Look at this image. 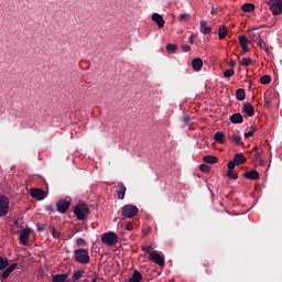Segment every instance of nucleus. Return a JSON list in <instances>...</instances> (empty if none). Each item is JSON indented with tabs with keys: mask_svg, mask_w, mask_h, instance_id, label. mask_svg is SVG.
<instances>
[{
	"mask_svg": "<svg viewBox=\"0 0 282 282\" xmlns=\"http://www.w3.org/2000/svg\"><path fill=\"white\" fill-rule=\"evenodd\" d=\"M69 206H72V202L67 199H59L56 203L57 213H61L62 215H65L67 210H69Z\"/></svg>",
	"mask_w": 282,
	"mask_h": 282,
	"instance_id": "nucleus-6",
	"label": "nucleus"
},
{
	"mask_svg": "<svg viewBox=\"0 0 282 282\" xmlns=\"http://www.w3.org/2000/svg\"><path fill=\"white\" fill-rule=\"evenodd\" d=\"M192 67H193L194 72H199L202 69V67H204V61L199 57L194 58L192 61Z\"/></svg>",
	"mask_w": 282,
	"mask_h": 282,
	"instance_id": "nucleus-15",
	"label": "nucleus"
},
{
	"mask_svg": "<svg viewBox=\"0 0 282 282\" xmlns=\"http://www.w3.org/2000/svg\"><path fill=\"white\" fill-rule=\"evenodd\" d=\"M238 41H239L240 46L248 45V43H250V40H248V37H246V35H239Z\"/></svg>",
	"mask_w": 282,
	"mask_h": 282,
	"instance_id": "nucleus-31",
	"label": "nucleus"
},
{
	"mask_svg": "<svg viewBox=\"0 0 282 282\" xmlns=\"http://www.w3.org/2000/svg\"><path fill=\"white\" fill-rule=\"evenodd\" d=\"M184 120L186 121V122H188L189 120H191V117H184Z\"/></svg>",
	"mask_w": 282,
	"mask_h": 282,
	"instance_id": "nucleus-55",
	"label": "nucleus"
},
{
	"mask_svg": "<svg viewBox=\"0 0 282 282\" xmlns=\"http://www.w3.org/2000/svg\"><path fill=\"white\" fill-rule=\"evenodd\" d=\"M188 19V13H183L180 15L178 21H186Z\"/></svg>",
	"mask_w": 282,
	"mask_h": 282,
	"instance_id": "nucleus-44",
	"label": "nucleus"
},
{
	"mask_svg": "<svg viewBox=\"0 0 282 282\" xmlns=\"http://www.w3.org/2000/svg\"><path fill=\"white\" fill-rule=\"evenodd\" d=\"M83 274H85V270H77L72 275V281H80L83 279Z\"/></svg>",
	"mask_w": 282,
	"mask_h": 282,
	"instance_id": "nucleus-25",
	"label": "nucleus"
},
{
	"mask_svg": "<svg viewBox=\"0 0 282 282\" xmlns=\"http://www.w3.org/2000/svg\"><path fill=\"white\" fill-rule=\"evenodd\" d=\"M138 213H140V209H138V206L135 205H124L121 208V215L122 217H126L127 219H133V217H135V215H138Z\"/></svg>",
	"mask_w": 282,
	"mask_h": 282,
	"instance_id": "nucleus-4",
	"label": "nucleus"
},
{
	"mask_svg": "<svg viewBox=\"0 0 282 282\" xmlns=\"http://www.w3.org/2000/svg\"><path fill=\"white\" fill-rule=\"evenodd\" d=\"M271 12L276 17L282 13V0H270Z\"/></svg>",
	"mask_w": 282,
	"mask_h": 282,
	"instance_id": "nucleus-9",
	"label": "nucleus"
},
{
	"mask_svg": "<svg viewBox=\"0 0 282 282\" xmlns=\"http://www.w3.org/2000/svg\"><path fill=\"white\" fill-rule=\"evenodd\" d=\"M165 47L171 54H175V52H177V45L175 44H167Z\"/></svg>",
	"mask_w": 282,
	"mask_h": 282,
	"instance_id": "nucleus-34",
	"label": "nucleus"
},
{
	"mask_svg": "<svg viewBox=\"0 0 282 282\" xmlns=\"http://www.w3.org/2000/svg\"><path fill=\"white\" fill-rule=\"evenodd\" d=\"M234 162L236 163V166H239V165H241V164H246L247 159H246V156L243 155V153H237V154L234 156Z\"/></svg>",
	"mask_w": 282,
	"mask_h": 282,
	"instance_id": "nucleus-17",
	"label": "nucleus"
},
{
	"mask_svg": "<svg viewBox=\"0 0 282 282\" xmlns=\"http://www.w3.org/2000/svg\"><path fill=\"white\" fill-rule=\"evenodd\" d=\"M225 78H231V76H235V69H227L224 72Z\"/></svg>",
	"mask_w": 282,
	"mask_h": 282,
	"instance_id": "nucleus-36",
	"label": "nucleus"
},
{
	"mask_svg": "<svg viewBox=\"0 0 282 282\" xmlns=\"http://www.w3.org/2000/svg\"><path fill=\"white\" fill-rule=\"evenodd\" d=\"M214 140L219 142V144H226V134L224 132H216L214 135Z\"/></svg>",
	"mask_w": 282,
	"mask_h": 282,
	"instance_id": "nucleus-20",
	"label": "nucleus"
},
{
	"mask_svg": "<svg viewBox=\"0 0 282 282\" xmlns=\"http://www.w3.org/2000/svg\"><path fill=\"white\" fill-rule=\"evenodd\" d=\"M229 120L232 122V124H241L243 123V115L236 112L229 117Z\"/></svg>",
	"mask_w": 282,
	"mask_h": 282,
	"instance_id": "nucleus-11",
	"label": "nucleus"
},
{
	"mask_svg": "<svg viewBox=\"0 0 282 282\" xmlns=\"http://www.w3.org/2000/svg\"><path fill=\"white\" fill-rule=\"evenodd\" d=\"M51 231L54 239H58L61 237V231L56 230V228L52 227Z\"/></svg>",
	"mask_w": 282,
	"mask_h": 282,
	"instance_id": "nucleus-38",
	"label": "nucleus"
},
{
	"mask_svg": "<svg viewBox=\"0 0 282 282\" xmlns=\"http://www.w3.org/2000/svg\"><path fill=\"white\" fill-rule=\"evenodd\" d=\"M225 36H228V29L226 28V25H221L218 30L219 41H224Z\"/></svg>",
	"mask_w": 282,
	"mask_h": 282,
	"instance_id": "nucleus-22",
	"label": "nucleus"
},
{
	"mask_svg": "<svg viewBox=\"0 0 282 282\" xmlns=\"http://www.w3.org/2000/svg\"><path fill=\"white\" fill-rule=\"evenodd\" d=\"M242 12H254V4L252 3H245L241 6Z\"/></svg>",
	"mask_w": 282,
	"mask_h": 282,
	"instance_id": "nucleus-27",
	"label": "nucleus"
},
{
	"mask_svg": "<svg viewBox=\"0 0 282 282\" xmlns=\"http://www.w3.org/2000/svg\"><path fill=\"white\" fill-rule=\"evenodd\" d=\"M101 243L111 248V246H116L118 243V234L113 231H108L101 235Z\"/></svg>",
	"mask_w": 282,
	"mask_h": 282,
	"instance_id": "nucleus-3",
	"label": "nucleus"
},
{
	"mask_svg": "<svg viewBox=\"0 0 282 282\" xmlns=\"http://www.w3.org/2000/svg\"><path fill=\"white\" fill-rule=\"evenodd\" d=\"M67 276H69V274H67V273L55 274V275H53L52 281L53 282H65V281H67Z\"/></svg>",
	"mask_w": 282,
	"mask_h": 282,
	"instance_id": "nucleus-23",
	"label": "nucleus"
},
{
	"mask_svg": "<svg viewBox=\"0 0 282 282\" xmlns=\"http://www.w3.org/2000/svg\"><path fill=\"white\" fill-rule=\"evenodd\" d=\"M39 232H43L46 228L44 224H36Z\"/></svg>",
	"mask_w": 282,
	"mask_h": 282,
	"instance_id": "nucleus-43",
	"label": "nucleus"
},
{
	"mask_svg": "<svg viewBox=\"0 0 282 282\" xmlns=\"http://www.w3.org/2000/svg\"><path fill=\"white\" fill-rule=\"evenodd\" d=\"M200 32L202 34H210L213 32V29L208 26V23L206 21H200Z\"/></svg>",
	"mask_w": 282,
	"mask_h": 282,
	"instance_id": "nucleus-19",
	"label": "nucleus"
},
{
	"mask_svg": "<svg viewBox=\"0 0 282 282\" xmlns=\"http://www.w3.org/2000/svg\"><path fill=\"white\" fill-rule=\"evenodd\" d=\"M240 64H242L245 67H250V65H252V58L245 57L241 59Z\"/></svg>",
	"mask_w": 282,
	"mask_h": 282,
	"instance_id": "nucleus-33",
	"label": "nucleus"
},
{
	"mask_svg": "<svg viewBox=\"0 0 282 282\" xmlns=\"http://www.w3.org/2000/svg\"><path fill=\"white\" fill-rule=\"evenodd\" d=\"M118 188H119L117 191L118 199H124V195H127V186H124V184L122 183H119Z\"/></svg>",
	"mask_w": 282,
	"mask_h": 282,
	"instance_id": "nucleus-18",
	"label": "nucleus"
},
{
	"mask_svg": "<svg viewBox=\"0 0 282 282\" xmlns=\"http://www.w3.org/2000/svg\"><path fill=\"white\" fill-rule=\"evenodd\" d=\"M230 140H232V142H235V144H237L238 147L240 144H243V142H241V137H239V134H232Z\"/></svg>",
	"mask_w": 282,
	"mask_h": 282,
	"instance_id": "nucleus-32",
	"label": "nucleus"
},
{
	"mask_svg": "<svg viewBox=\"0 0 282 282\" xmlns=\"http://www.w3.org/2000/svg\"><path fill=\"white\" fill-rule=\"evenodd\" d=\"M30 195L31 197H33V199H36L37 202H43V199L47 197V192L41 188H32Z\"/></svg>",
	"mask_w": 282,
	"mask_h": 282,
	"instance_id": "nucleus-7",
	"label": "nucleus"
},
{
	"mask_svg": "<svg viewBox=\"0 0 282 282\" xmlns=\"http://www.w3.org/2000/svg\"><path fill=\"white\" fill-rule=\"evenodd\" d=\"M152 21H154V23L158 24V28L160 29L164 28V23H166L160 13H154L152 15Z\"/></svg>",
	"mask_w": 282,
	"mask_h": 282,
	"instance_id": "nucleus-13",
	"label": "nucleus"
},
{
	"mask_svg": "<svg viewBox=\"0 0 282 282\" xmlns=\"http://www.w3.org/2000/svg\"><path fill=\"white\" fill-rule=\"evenodd\" d=\"M74 213L79 221H85L89 215V207L86 204H78L75 206Z\"/></svg>",
	"mask_w": 282,
	"mask_h": 282,
	"instance_id": "nucleus-2",
	"label": "nucleus"
},
{
	"mask_svg": "<svg viewBox=\"0 0 282 282\" xmlns=\"http://www.w3.org/2000/svg\"><path fill=\"white\" fill-rule=\"evenodd\" d=\"M14 226H19V220H15V221H14Z\"/></svg>",
	"mask_w": 282,
	"mask_h": 282,
	"instance_id": "nucleus-57",
	"label": "nucleus"
},
{
	"mask_svg": "<svg viewBox=\"0 0 282 282\" xmlns=\"http://www.w3.org/2000/svg\"><path fill=\"white\" fill-rule=\"evenodd\" d=\"M212 14H217V9L216 8L212 9Z\"/></svg>",
	"mask_w": 282,
	"mask_h": 282,
	"instance_id": "nucleus-53",
	"label": "nucleus"
},
{
	"mask_svg": "<svg viewBox=\"0 0 282 282\" xmlns=\"http://www.w3.org/2000/svg\"><path fill=\"white\" fill-rule=\"evenodd\" d=\"M75 254V261L77 263H80V265H87V263H89L91 261V258L89 257V250L87 249H76L74 251Z\"/></svg>",
	"mask_w": 282,
	"mask_h": 282,
	"instance_id": "nucleus-1",
	"label": "nucleus"
},
{
	"mask_svg": "<svg viewBox=\"0 0 282 282\" xmlns=\"http://www.w3.org/2000/svg\"><path fill=\"white\" fill-rule=\"evenodd\" d=\"M242 111L243 113H247L249 118H252V116H254V106H252L250 102H246L242 107Z\"/></svg>",
	"mask_w": 282,
	"mask_h": 282,
	"instance_id": "nucleus-14",
	"label": "nucleus"
},
{
	"mask_svg": "<svg viewBox=\"0 0 282 282\" xmlns=\"http://www.w3.org/2000/svg\"><path fill=\"white\" fill-rule=\"evenodd\" d=\"M237 100H246V90L243 88H239L236 90Z\"/></svg>",
	"mask_w": 282,
	"mask_h": 282,
	"instance_id": "nucleus-26",
	"label": "nucleus"
},
{
	"mask_svg": "<svg viewBox=\"0 0 282 282\" xmlns=\"http://www.w3.org/2000/svg\"><path fill=\"white\" fill-rule=\"evenodd\" d=\"M149 261H152L153 263H156V265H164V257L158 253V251H151L149 253Z\"/></svg>",
	"mask_w": 282,
	"mask_h": 282,
	"instance_id": "nucleus-8",
	"label": "nucleus"
},
{
	"mask_svg": "<svg viewBox=\"0 0 282 282\" xmlns=\"http://www.w3.org/2000/svg\"><path fill=\"white\" fill-rule=\"evenodd\" d=\"M17 265H19L18 263H13L10 267H8L2 273H1V279H8V276H10V274H12V272H14V270H17Z\"/></svg>",
	"mask_w": 282,
	"mask_h": 282,
	"instance_id": "nucleus-16",
	"label": "nucleus"
},
{
	"mask_svg": "<svg viewBox=\"0 0 282 282\" xmlns=\"http://www.w3.org/2000/svg\"><path fill=\"white\" fill-rule=\"evenodd\" d=\"M126 230H129V231L133 230V225L131 223L127 224Z\"/></svg>",
	"mask_w": 282,
	"mask_h": 282,
	"instance_id": "nucleus-51",
	"label": "nucleus"
},
{
	"mask_svg": "<svg viewBox=\"0 0 282 282\" xmlns=\"http://www.w3.org/2000/svg\"><path fill=\"white\" fill-rule=\"evenodd\" d=\"M227 166H228V171L231 172V171H235V166H237V163L235 162V160H232L228 162Z\"/></svg>",
	"mask_w": 282,
	"mask_h": 282,
	"instance_id": "nucleus-39",
	"label": "nucleus"
},
{
	"mask_svg": "<svg viewBox=\"0 0 282 282\" xmlns=\"http://www.w3.org/2000/svg\"><path fill=\"white\" fill-rule=\"evenodd\" d=\"M189 43H191V45H193L195 43V37L193 35L189 36Z\"/></svg>",
	"mask_w": 282,
	"mask_h": 282,
	"instance_id": "nucleus-52",
	"label": "nucleus"
},
{
	"mask_svg": "<svg viewBox=\"0 0 282 282\" xmlns=\"http://www.w3.org/2000/svg\"><path fill=\"white\" fill-rule=\"evenodd\" d=\"M243 177H246V180H259L260 177V174H259V171L257 170H251V171H247L243 173Z\"/></svg>",
	"mask_w": 282,
	"mask_h": 282,
	"instance_id": "nucleus-12",
	"label": "nucleus"
},
{
	"mask_svg": "<svg viewBox=\"0 0 282 282\" xmlns=\"http://www.w3.org/2000/svg\"><path fill=\"white\" fill-rule=\"evenodd\" d=\"M199 171H202V173H210V166L206 164H200Z\"/></svg>",
	"mask_w": 282,
	"mask_h": 282,
	"instance_id": "nucleus-37",
	"label": "nucleus"
},
{
	"mask_svg": "<svg viewBox=\"0 0 282 282\" xmlns=\"http://www.w3.org/2000/svg\"><path fill=\"white\" fill-rule=\"evenodd\" d=\"M250 129H251V131H253V133H254V131H257V128L254 126H251Z\"/></svg>",
	"mask_w": 282,
	"mask_h": 282,
	"instance_id": "nucleus-54",
	"label": "nucleus"
},
{
	"mask_svg": "<svg viewBox=\"0 0 282 282\" xmlns=\"http://www.w3.org/2000/svg\"><path fill=\"white\" fill-rule=\"evenodd\" d=\"M46 210L47 213H56V209H54V206L52 205L46 206Z\"/></svg>",
	"mask_w": 282,
	"mask_h": 282,
	"instance_id": "nucleus-46",
	"label": "nucleus"
},
{
	"mask_svg": "<svg viewBox=\"0 0 282 282\" xmlns=\"http://www.w3.org/2000/svg\"><path fill=\"white\" fill-rule=\"evenodd\" d=\"M141 281H142V273H140V271L138 270H134L130 279V282H141Z\"/></svg>",
	"mask_w": 282,
	"mask_h": 282,
	"instance_id": "nucleus-24",
	"label": "nucleus"
},
{
	"mask_svg": "<svg viewBox=\"0 0 282 282\" xmlns=\"http://www.w3.org/2000/svg\"><path fill=\"white\" fill-rule=\"evenodd\" d=\"M251 88H252V84L249 85V89H251Z\"/></svg>",
	"mask_w": 282,
	"mask_h": 282,
	"instance_id": "nucleus-58",
	"label": "nucleus"
},
{
	"mask_svg": "<svg viewBox=\"0 0 282 282\" xmlns=\"http://www.w3.org/2000/svg\"><path fill=\"white\" fill-rule=\"evenodd\" d=\"M76 246H87V241H85L83 238H78L76 240Z\"/></svg>",
	"mask_w": 282,
	"mask_h": 282,
	"instance_id": "nucleus-42",
	"label": "nucleus"
},
{
	"mask_svg": "<svg viewBox=\"0 0 282 282\" xmlns=\"http://www.w3.org/2000/svg\"><path fill=\"white\" fill-rule=\"evenodd\" d=\"M263 164H265V161L260 160V166H263Z\"/></svg>",
	"mask_w": 282,
	"mask_h": 282,
	"instance_id": "nucleus-56",
	"label": "nucleus"
},
{
	"mask_svg": "<svg viewBox=\"0 0 282 282\" xmlns=\"http://www.w3.org/2000/svg\"><path fill=\"white\" fill-rule=\"evenodd\" d=\"M10 213V199L8 196L0 195V217H6Z\"/></svg>",
	"mask_w": 282,
	"mask_h": 282,
	"instance_id": "nucleus-5",
	"label": "nucleus"
},
{
	"mask_svg": "<svg viewBox=\"0 0 282 282\" xmlns=\"http://www.w3.org/2000/svg\"><path fill=\"white\" fill-rule=\"evenodd\" d=\"M183 52H191V45L185 44L182 46Z\"/></svg>",
	"mask_w": 282,
	"mask_h": 282,
	"instance_id": "nucleus-47",
	"label": "nucleus"
},
{
	"mask_svg": "<svg viewBox=\"0 0 282 282\" xmlns=\"http://www.w3.org/2000/svg\"><path fill=\"white\" fill-rule=\"evenodd\" d=\"M203 162H205L206 164H217V162H219V159L215 155H205L203 158Z\"/></svg>",
	"mask_w": 282,
	"mask_h": 282,
	"instance_id": "nucleus-21",
	"label": "nucleus"
},
{
	"mask_svg": "<svg viewBox=\"0 0 282 282\" xmlns=\"http://www.w3.org/2000/svg\"><path fill=\"white\" fill-rule=\"evenodd\" d=\"M260 83L261 85H270V83H272V77H270V75H263L260 78Z\"/></svg>",
	"mask_w": 282,
	"mask_h": 282,
	"instance_id": "nucleus-30",
	"label": "nucleus"
},
{
	"mask_svg": "<svg viewBox=\"0 0 282 282\" xmlns=\"http://www.w3.org/2000/svg\"><path fill=\"white\" fill-rule=\"evenodd\" d=\"M30 232H31L30 228H25V229L21 230L20 241H21L22 246H28V243L30 242Z\"/></svg>",
	"mask_w": 282,
	"mask_h": 282,
	"instance_id": "nucleus-10",
	"label": "nucleus"
},
{
	"mask_svg": "<svg viewBox=\"0 0 282 282\" xmlns=\"http://www.w3.org/2000/svg\"><path fill=\"white\" fill-rule=\"evenodd\" d=\"M254 135V131L250 130L249 132H245V138H252Z\"/></svg>",
	"mask_w": 282,
	"mask_h": 282,
	"instance_id": "nucleus-48",
	"label": "nucleus"
},
{
	"mask_svg": "<svg viewBox=\"0 0 282 282\" xmlns=\"http://www.w3.org/2000/svg\"><path fill=\"white\" fill-rule=\"evenodd\" d=\"M227 177H229V180H238L239 175L235 174V170H228L227 171Z\"/></svg>",
	"mask_w": 282,
	"mask_h": 282,
	"instance_id": "nucleus-35",
	"label": "nucleus"
},
{
	"mask_svg": "<svg viewBox=\"0 0 282 282\" xmlns=\"http://www.w3.org/2000/svg\"><path fill=\"white\" fill-rule=\"evenodd\" d=\"M141 250H142V252H147V253L150 254L151 250H153V246L152 245H150V246H142Z\"/></svg>",
	"mask_w": 282,
	"mask_h": 282,
	"instance_id": "nucleus-40",
	"label": "nucleus"
},
{
	"mask_svg": "<svg viewBox=\"0 0 282 282\" xmlns=\"http://www.w3.org/2000/svg\"><path fill=\"white\" fill-rule=\"evenodd\" d=\"M8 265H10V261L8 260V258H3L0 256V270H6Z\"/></svg>",
	"mask_w": 282,
	"mask_h": 282,
	"instance_id": "nucleus-29",
	"label": "nucleus"
},
{
	"mask_svg": "<svg viewBox=\"0 0 282 282\" xmlns=\"http://www.w3.org/2000/svg\"><path fill=\"white\" fill-rule=\"evenodd\" d=\"M253 151L256 152L252 155V161L256 162L257 160H259V156L263 154V149L256 147Z\"/></svg>",
	"mask_w": 282,
	"mask_h": 282,
	"instance_id": "nucleus-28",
	"label": "nucleus"
},
{
	"mask_svg": "<svg viewBox=\"0 0 282 282\" xmlns=\"http://www.w3.org/2000/svg\"><path fill=\"white\" fill-rule=\"evenodd\" d=\"M258 45H259L260 50H264V52H268V44H265V42L260 40L258 42Z\"/></svg>",
	"mask_w": 282,
	"mask_h": 282,
	"instance_id": "nucleus-41",
	"label": "nucleus"
},
{
	"mask_svg": "<svg viewBox=\"0 0 282 282\" xmlns=\"http://www.w3.org/2000/svg\"><path fill=\"white\" fill-rule=\"evenodd\" d=\"M236 66H237V61L230 59V62H229V67H231L232 69H235Z\"/></svg>",
	"mask_w": 282,
	"mask_h": 282,
	"instance_id": "nucleus-45",
	"label": "nucleus"
},
{
	"mask_svg": "<svg viewBox=\"0 0 282 282\" xmlns=\"http://www.w3.org/2000/svg\"><path fill=\"white\" fill-rule=\"evenodd\" d=\"M253 39H254L256 41H258V43H259V41H261V34L254 33V34H253Z\"/></svg>",
	"mask_w": 282,
	"mask_h": 282,
	"instance_id": "nucleus-50",
	"label": "nucleus"
},
{
	"mask_svg": "<svg viewBox=\"0 0 282 282\" xmlns=\"http://www.w3.org/2000/svg\"><path fill=\"white\" fill-rule=\"evenodd\" d=\"M240 47H241L242 52H249L250 51V48H248V44H242V45H240Z\"/></svg>",
	"mask_w": 282,
	"mask_h": 282,
	"instance_id": "nucleus-49",
	"label": "nucleus"
}]
</instances>
